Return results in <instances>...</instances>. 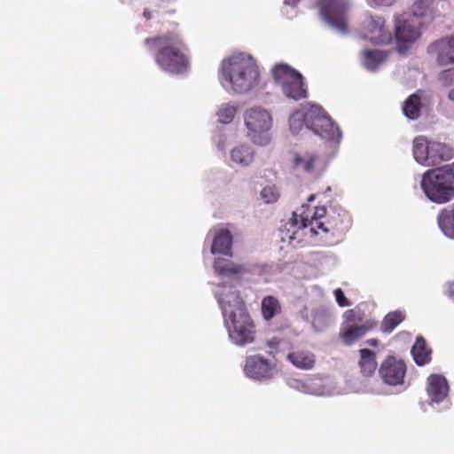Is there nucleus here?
I'll list each match as a JSON object with an SVG mask.
<instances>
[{"instance_id":"1","label":"nucleus","mask_w":454,"mask_h":454,"mask_svg":"<svg viewBox=\"0 0 454 454\" xmlns=\"http://www.w3.org/2000/svg\"><path fill=\"white\" fill-rule=\"evenodd\" d=\"M213 268L215 274L220 278V282L213 288V294L221 309L231 342L239 347L253 343L255 338L254 325L237 286L255 271V267L225 258H216Z\"/></svg>"},{"instance_id":"2","label":"nucleus","mask_w":454,"mask_h":454,"mask_svg":"<svg viewBox=\"0 0 454 454\" xmlns=\"http://www.w3.org/2000/svg\"><path fill=\"white\" fill-rule=\"evenodd\" d=\"M218 80L223 89L233 96L252 95L262 88L257 61L245 52L231 54L221 61Z\"/></svg>"},{"instance_id":"3","label":"nucleus","mask_w":454,"mask_h":454,"mask_svg":"<svg viewBox=\"0 0 454 454\" xmlns=\"http://www.w3.org/2000/svg\"><path fill=\"white\" fill-rule=\"evenodd\" d=\"M304 128L334 144H339L342 137L339 127L318 105H304L290 115L289 129L294 135L300 134Z\"/></svg>"},{"instance_id":"4","label":"nucleus","mask_w":454,"mask_h":454,"mask_svg":"<svg viewBox=\"0 0 454 454\" xmlns=\"http://www.w3.org/2000/svg\"><path fill=\"white\" fill-rule=\"evenodd\" d=\"M145 43L157 49L155 61L158 67L171 74H182L189 67V59L182 38L175 33L148 38Z\"/></svg>"},{"instance_id":"5","label":"nucleus","mask_w":454,"mask_h":454,"mask_svg":"<svg viewBox=\"0 0 454 454\" xmlns=\"http://www.w3.org/2000/svg\"><path fill=\"white\" fill-rule=\"evenodd\" d=\"M306 206L302 205L304 209ZM304 210L301 214L293 213L292 218L280 230V239L283 243H287L293 247L307 244L310 239L317 234V229L323 230L325 221L322 218L328 215L325 207H315L311 219L308 215L304 216Z\"/></svg>"},{"instance_id":"6","label":"nucleus","mask_w":454,"mask_h":454,"mask_svg":"<svg viewBox=\"0 0 454 454\" xmlns=\"http://www.w3.org/2000/svg\"><path fill=\"white\" fill-rule=\"evenodd\" d=\"M420 186L432 202L443 204L454 198V162L424 173Z\"/></svg>"},{"instance_id":"7","label":"nucleus","mask_w":454,"mask_h":454,"mask_svg":"<svg viewBox=\"0 0 454 454\" xmlns=\"http://www.w3.org/2000/svg\"><path fill=\"white\" fill-rule=\"evenodd\" d=\"M243 123L247 130V137L252 144L257 146H267L272 139L270 130L274 124L270 110L253 105L247 107L242 114Z\"/></svg>"},{"instance_id":"8","label":"nucleus","mask_w":454,"mask_h":454,"mask_svg":"<svg viewBox=\"0 0 454 454\" xmlns=\"http://www.w3.org/2000/svg\"><path fill=\"white\" fill-rule=\"evenodd\" d=\"M412 155L419 164L434 167L452 159L454 150L445 143L418 136L412 141Z\"/></svg>"},{"instance_id":"9","label":"nucleus","mask_w":454,"mask_h":454,"mask_svg":"<svg viewBox=\"0 0 454 454\" xmlns=\"http://www.w3.org/2000/svg\"><path fill=\"white\" fill-rule=\"evenodd\" d=\"M271 74L286 98L294 100L307 98V89L300 72L286 63H278L272 67Z\"/></svg>"},{"instance_id":"10","label":"nucleus","mask_w":454,"mask_h":454,"mask_svg":"<svg viewBox=\"0 0 454 454\" xmlns=\"http://www.w3.org/2000/svg\"><path fill=\"white\" fill-rule=\"evenodd\" d=\"M342 318L340 337L347 346L353 345L377 325L372 319L363 321L364 314L359 306L346 310Z\"/></svg>"},{"instance_id":"11","label":"nucleus","mask_w":454,"mask_h":454,"mask_svg":"<svg viewBox=\"0 0 454 454\" xmlns=\"http://www.w3.org/2000/svg\"><path fill=\"white\" fill-rule=\"evenodd\" d=\"M290 162L297 175L309 178L319 177L327 168L325 157L311 149H299L292 152Z\"/></svg>"},{"instance_id":"12","label":"nucleus","mask_w":454,"mask_h":454,"mask_svg":"<svg viewBox=\"0 0 454 454\" xmlns=\"http://www.w3.org/2000/svg\"><path fill=\"white\" fill-rule=\"evenodd\" d=\"M319 11L324 20L336 33H348L346 12L349 7V0H320Z\"/></svg>"},{"instance_id":"13","label":"nucleus","mask_w":454,"mask_h":454,"mask_svg":"<svg viewBox=\"0 0 454 454\" xmlns=\"http://www.w3.org/2000/svg\"><path fill=\"white\" fill-rule=\"evenodd\" d=\"M419 17L403 13L395 20V40L399 52H404L421 35Z\"/></svg>"},{"instance_id":"14","label":"nucleus","mask_w":454,"mask_h":454,"mask_svg":"<svg viewBox=\"0 0 454 454\" xmlns=\"http://www.w3.org/2000/svg\"><path fill=\"white\" fill-rule=\"evenodd\" d=\"M287 385L301 393L313 395H333L340 391L330 378L308 377L303 380L290 379Z\"/></svg>"},{"instance_id":"15","label":"nucleus","mask_w":454,"mask_h":454,"mask_svg":"<svg viewBox=\"0 0 454 454\" xmlns=\"http://www.w3.org/2000/svg\"><path fill=\"white\" fill-rule=\"evenodd\" d=\"M360 35L373 44H387L392 40L390 29L386 26L385 20L380 16H364Z\"/></svg>"},{"instance_id":"16","label":"nucleus","mask_w":454,"mask_h":454,"mask_svg":"<svg viewBox=\"0 0 454 454\" xmlns=\"http://www.w3.org/2000/svg\"><path fill=\"white\" fill-rule=\"evenodd\" d=\"M278 372L275 363L260 355H253L246 358L244 373L251 380L260 382L268 381L274 379Z\"/></svg>"},{"instance_id":"17","label":"nucleus","mask_w":454,"mask_h":454,"mask_svg":"<svg viewBox=\"0 0 454 454\" xmlns=\"http://www.w3.org/2000/svg\"><path fill=\"white\" fill-rule=\"evenodd\" d=\"M206 242H210L212 254L232 255L233 236L230 230L221 226L212 228L207 233Z\"/></svg>"},{"instance_id":"18","label":"nucleus","mask_w":454,"mask_h":454,"mask_svg":"<svg viewBox=\"0 0 454 454\" xmlns=\"http://www.w3.org/2000/svg\"><path fill=\"white\" fill-rule=\"evenodd\" d=\"M379 373L383 382L387 385H403L406 373V365L402 360L388 356L381 364Z\"/></svg>"},{"instance_id":"19","label":"nucleus","mask_w":454,"mask_h":454,"mask_svg":"<svg viewBox=\"0 0 454 454\" xmlns=\"http://www.w3.org/2000/svg\"><path fill=\"white\" fill-rule=\"evenodd\" d=\"M426 392L430 405L443 403L448 399L450 392L447 379L442 374L434 373L429 375L427 379Z\"/></svg>"},{"instance_id":"20","label":"nucleus","mask_w":454,"mask_h":454,"mask_svg":"<svg viewBox=\"0 0 454 454\" xmlns=\"http://www.w3.org/2000/svg\"><path fill=\"white\" fill-rule=\"evenodd\" d=\"M325 233L331 232L333 236L345 234L351 226V218L348 213L341 207H333L326 215Z\"/></svg>"},{"instance_id":"21","label":"nucleus","mask_w":454,"mask_h":454,"mask_svg":"<svg viewBox=\"0 0 454 454\" xmlns=\"http://www.w3.org/2000/svg\"><path fill=\"white\" fill-rule=\"evenodd\" d=\"M428 53L441 66L454 64V35L446 36L434 42L428 47Z\"/></svg>"},{"instance_id":"22","label":"nucleus","mask_w":454,"mask_h":454,"mask_svg":"<svg viewBox=\"0 0 454 454\" xmlns=\"http://www.w3.org/2000/svg\"><path fill=\"white\" fill-rule=\"evenodd\" d=\"M256 153L254 146L247 142L235 145L230 151L232 164L240 168L251 166L255 160Z\"/></svg>"},{"instance_id":"23","label":"nucleus","mask_w":454,"mask_h":454,"mask_svg":"<svg viewBox=\"0 0 454 454\" xmlns=\"http://www.w3.org/2000/svg\"><path fill=\"white\" fill-rule=\"evenodd\" d=\"M447 8V0H417L413 4L412 13L419 18H433Z\"/></svg>"},{"instance_id":"24","label":"nucleus","mask_w":454,"mask_h":454,"mask_svg":"<svg viewBox=\"0 0 454 454\" xmlns=\"http://www.w3.org/2000/svg\"><path fill=\"white\" fill-rule=\"evenodd\" d=\"M437 223L447 238L454 239V203L440 211Z\"/></svg>"},{"instance_id":"25","label":"nucleus","mask_w":454,"mask_h":454,"mask_svg":"<svg viewBox=\"0 0 454 454\" xmlns=\"http://www.w3.org/2000/svg\"><path fill=\"white\" fill-rule=\"evenodd\" d=\"M287 360L301 370H310L315 364V356L308 350L293 351L287 355Z\"/></svg>"},{"instance_id":"26","label":"nucleus","mask_w":454,"mask_h":454,"mask_svg":"<svg viewBox=\"0 0 454 454\" xmlns=\"http://www.w3.org/2000/svg\"><path fill=\"white\" fill-rule=\"evenodd\" d=\"M387 54L380 50H365L361 55V63L368 71L373 72L385 60Z\"/></svg>"},{"instance_id":"27","label":"nucleus","mask_w":454,"mask_h":454,"mask_svg":"<svg viewBox=\"0 0 454 454\" xmlns=\"http://www.w3.org/2000/svg\"><path fill=\"white\" fill-rule=\"evenodd\" d=\"M333 312L325 307H319L313 312L312 327L316 332H322L333 323Z\"/></svg>"},{"instance_id":"28","label":"nucleus","mask_w":454,"mask_h":454,"mask_svg":"<svg viewBox=\"0 0 454 454\" xmlns=\"http://www.w3.org/2000/svg\"><path fill=\"white\" fill-rule=\"evenodd\" d=\"M415 363L421 366L431 361V350L427 347L426 341L422 337H417L411 348Z\"/></svg>"},{"instance_id":"29","label":"nucleus","mask_w":454,"mask_h":454,"mask_svg":"<svg viewBox=\"0 0 454 454\" xmlns=\"http://www.w3.org/2000/svg\"><path fill=\"white\" fill-rule=\"evenodd\" d=\"M359 352H360L359 367H360L361 372L364 376H370L375 372V370L377 368V363L375 360V353L367 348H362V349H360Z\"/></svg>"},{"instance_id":"30","label":"nucleus","mask_w":454,"mask_h":454,"mask_svg":"<svg viewBox=\"0 0 454 454\" xmlns=\"http://www.w3.org/2000/svg\"><path fill=\"white\" fill-rule=\"evenodd\" d=\"M421 108L422 103L420 97L418 94H412L404 102L403 111L407 118L416 120L420 115Z\"/></svg>"},{"instance_id":"31","label":"nucleus","mask_w":454,"mask_h":454,"mask_svg":"<svg viewBox=\"0 0 454 454\" xmlns=\"http://www.w3.org/2000/svg\"><path fill=\"white\" fill-rule=\"evenodd\" d=\"M238 111V105L234 102H224L219 105L216 111L217 121L223 124L231 123Z\"/></svg>"},{"instance_id":"32","label":"nucleus","mask_w":454,"mask_h":454,"mask_svg":"<svg viewBox=\"0 0 454 454\" xmlns=\"http://www.w3.org/2000/svg\"><path fill=\"white\" fill-rule=\"evenodd\" d=\"M280 304L274 296H266L262 301V315L266 320L273 318L280 311Z\"/></svg>"},{"instance_id":"33","label":"nucleus","mask_w":454,"mask_h":454,"mask_svg":"<svg viewBox=\"0 0 454 454\" xmlns=\"http://www.w3.org/2000/svg\"><path fill=\"white\" fill-rule=\"evenodd\" d=\"M404 319V315L401 311H393L386 315L381 322V331L390 333Z\"/></svg>"},{"instance_id":"34","label":"nucleus","mask_w":454,"mask_h":454,"mask_svg":"<svg viewBox=\"0 0 454 454\" xmlns=\"http://www.w3.org/2000/svg\"><path fill=\"white\" fill-rule=\"evenodd\" d=\"M278 196V192L274 185H267L261 191V199L268 204L276 202Z\"/></svg>"},{"instance_id":"35","label":"nucleus","mask_w":454,"mask_h":454,"mask_svg":"<svg viewBox=\"0 0 454 454\" xmlns=\"http://www.w3.org/2000/svg\"><path fill=\"white\" fill-rule=\"evenodd\" d=\"M334 296H335V300L340 307L350 306L349 301L345 296L343 291L340 288H337L334 290Z\"/></svg>"},{"instance_id":"36","label":"nucleus","mask_w":454,"mask_h":454,"mask_svg":"<svg viewBox=\"0 0 454 454\" xmlns=\"http://www.w3.org/2000/svg\"><path fill=\"white\" fill-rule=\"evenodd\" d=\"M439 80L445 85H450L454 82V70L447 69L439 74Z\"/></svg>"},{"instance_id":"37","label":"nucleus","mask_w":454,"mask_h":454,"mask_svg":"<svg viewBox=\"0 0 454 454\" xmlns=\"http://www.w3.org/2000/svg\"><path fill=\"white\" fill-rule=\"evenodd\" d=\"M368 4L372 7L389 6L392 5L395 0H366Z\"/></svg>"},{"instance_id":"38","label":"nucleus","mask_w":454,"mask_h":454,"mask_svg":"<svg viewBox=\"0 0 454 454\" xmlns=\"http://www.w3.org/2000/svg\"><path fill=\"white\" fill-rule=\"evenodd\" d=\"M444 294L452 301H454V281L448 282L444 285Z\"/></svg>"},{"instance_id":"39","label":"nucleus","mask_w":454,"mask_h":454,"mask_svg":"<svg viewBox=\"0 0 454 454\" xmlns=\"http://www.w3.org/2000/svg\"><path fill=\"white\" fill-rule=\"evenodd\" d=\"M225 141H226L225 135L220 134V135H218L217 137H215V143L217 148L220 151H224V149H225Z\"/></svg>"},{"instance_id":"40","label":"nucleus","mask_w":454,"mask_h":454,"mask_svg":"<svg viewBox=\"0 0 454 454\" xmlns=\"http://www.w3.org/2000/svg\"><path fill=\"white\" fill-rule=\"evenodd\" d=\"M143 16L146 20H149L153 17V12L149 9H145L143 12Z\"/></svg>"},{"instance_id":"41","label":"nucleus","mask_w":454,"mask_h":454,"mask_svg":"<svg viewBox=\"0 0 454 454\" xmlns=\"http://www.w3.org/2000/svg\"><path fill=\"white\" fill-rule=\"evenodd\" d=\"M366 343L371 346H376L378 344V340L376 339H370L366 340Z\"/></svg>"},{"instance_id":"42","label":"nucleus","mask_w":454,"mask_h":454,"mask_svg":"<svg viewBox=\"0 0 454 454\" xmlns=\"http://www.w3.org/2000/svg\"><path fill=\"white\" fill-rule=\"evenodd\" d=\"M448 98L454 103V88L449 91Z\"/></svg>"},{"instance_id":"43","label":"nucleus","mask_w":454,"mask_h":454,"mask_svg":"<svg viewBox=\"0 0 454 454\" xmlns=\"http://www.w3.org/2000/svg\"><path fill=\"white\" fill-rule=\"evenodd\" d=\"M284 1H285V4H290V5L296 4L299 2V0H284Z\"/></svg>"},{"instance_id":"44","label":"nucleus","mask_w":454,"mask_h":454,"mask_svg":"<svg viewBox=\"0 0 454 454\" xmlns=\"http://www.w3.org/2000/svg\"><path fill=\"white\" fill-rule=\"evenodd\" d=\"M314 199H315V195H314V194H311V195L308 198V201H309V202H311V201H313V200H314Z\"/></svg>"}]
</instances>
